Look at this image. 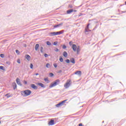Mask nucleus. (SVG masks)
I'll use <instances>...</instances> for the list:
<instances>
[{
    "label": "nucleus",
    "mask_w": 126,
    "mask_h": 126,
    "mask_svg": "<svg viewBox=\"0 0 126 126\" xmlns=\"http://www.w3.org/2000/svg\"><path fill=\"white\" fill-rule=\"evenodd\" d=\"M62 71L61 70H59V73H61Z\"/></svg>",
    "instance_id": "nucleus-44"
},
{
    "label": "nucleus",
    "mask_w": 126,
    "mask_h": 126,
    "mask_svg": "<svg viewBox=\"0 0 126 126\" xmlns=\"http://www.w3.org/2000/svg\"><path fill=\"white\" fill-rule=\"evenodd\" d=\"M89 25H90V24H88L87 27L85 29V32H91V30H89Z\"/></svg>",
    "instance_id": "nucleus-7"
},
{
    "label": "nucleus",
    "mask_w": 126,
    "mask_h": 126,
    "mask_svg": "<svg viewBox=\"0 0 126 126\" xmlns=\"http://www.w3.org/2000/svg\"><path fill=\"white\" fill-rule=\"evenodd\" d=\"M78 126H83V124L82 123H80V124H79Z\"/></svg>",
    "instance_id": "nucleus-42"
},
{
    "label": "nucleus",
    "mask_w": 126,
    "mask_h": 126,
    "mask_svg": "<svg viewBox=\"0 0 126 126\" xmlns=\"http://www.w3.org/2000/svg\"><path fill=\"white\" fill-rule=\"evenodd\" d=\"M60 62L61 63L63 62V59L62 57H60Z\"/></svg>",
    "instance_id": "nucleus-22"
},
{
    "label": "nucleus",
    "mask_w": 126,
    "mask_h": 126,
    "mask_svg": "<svg viewBox=\"0 0 126 126\" xmlns=\"http://www.w3.org/2000/svg\"><path fill=\"white\" fill-rule=\"evenodd\" d=\"M32 94V91L29 90H27L25 91H23L22 92V94H24L25 96H29Z\"/></svg>",
    "instance_id": "nucleus-2"
},
{
    "label": "nucleus",
    "mask_w": 126,
    "mask_h": 126,
    "mask_svg": "<svg viewBox=\"0 0 126 126\" xmlns=\"http://www.w3.org/2000/svg\"><path fill=\"white\" fill-rule=\"evenodd\" d=\"M44 81L45 82H46L47 83H49V80H48V78H44Z\"/></svg>",
    "instance_id": "nucleus-24"
},
{
    "label": "nucleus",
    "mask_w": 126,
    "mask_h": 126,
    "mask_svg": "<svg viewBox=\"0 0 126 126\" xmlns=\"http://www.w3.org/2000/svg\"><path fill=\"white\" fill-rule=\"evenodd\" d=\"M81 71H77L75 72V74L78 75H81Z\"/></svg>",
    "instance_id": "nucleus-16"
},
{
    "label": "nucleus",
    "mask_w": 126,
    "mask_h": 126,
    "mask_svg": "<svg viewBox=\"0 0 126 126\" xmlns=\"http://www.w3.org/2000/svg\"><path fill=\"white\" fill-rule=\"evenodd\" d=\"M63 49H66V46H65V45H63Z\"/></svg>",
    "instance_id": "nucleus-35"
},
{
    "label": "nucleus",
    "mask_w": 126,
    "mask_h": 126,
    "mask_svg": "<svg viewBox=\"0 0 126 126\" xmlns=\"http://www.w3.org/2000/svg\"><path fill=\"white\" fill-rule=\"evenodd\" d=\"M53 66H54L55 68L57 67V64L56 63L53 64Z\"/></svg>",
    "instance_id": "nucleus-37"
},
{
    "label": "nucleus",
    "mask_w": 126,
    "mask_h": 126,
    "mask_svg": "<svg viewBox=\"0 0 126 126\" xmlns=\"http://www.w3.org/2000/svg\"><path fill=\"white\" fill-rule=\"evenodd\" d=\"M24 83L25 85H27V82L26 80H24Z\"/></svg>",
    "instance_id": "nucleus-41"
},
{
    "label": "nucleus",
    "mask_w": 126,
    "mask_h": 126,
    "mask_svg": "<svg viewBox=\"0 0 126 126\" xmlns=\"http://www.w3.org/2000/svg\"><path fill=\"white\" fill-rule=\"evenodd\" d=\"M51 67V64L48 63L46 64V67L49 68Z\"/></svg>",
    "instance_id": "nucleus-21"
},
{
    "label": "nucleus",
    "mask_w": 126,
    "mask_h": 126,
    "mask_svg": "<svg viewBox=\"0 0 126 126\" xmlns=\"http://www.w3.org/2000/svg\"><path fill=\"white\" fill-rule=\"evenodd\" d=\"M1 123V122L0 121V124Z\"/></svg>",
    "instance_id": "nucleus-47"
},
{
    "label": "nucleus",
    "mask_w": 126,
    "mask_h": 126,
    "mask_svg": "<svg viewBox=\"0 0 126 126\" xmlns=\"http://www.w3.org/2000/svg\"><path fill=\"white\" fill-rule=\"evenodd\" d=\"M55 52H59V49H58V48H56V49H55Z\"/></svg>",
    "instance_id": "nucleus-38"
},
{
    "label": "nucleus",
    "mask_w": 126,
    "mask_h": 126,
    "mask_svg": "<svg viewBox=\"0 0 126 126\" xmlns=\"http://www.w3.org/2000/svg\"><path fill=\"white\" fill-rule=\"evenodd\" d=\"M55 124L54 123V120H51L49 123H48V125H51V126H52V125H54Z\"/></svg>",
    "instance_id": "nucleus-13"
},
{
    "label": "nucleus",
    "mask_w": 126,
    "mask_h": 126,
    "mask_svg": "<svg viewBox=\"0 0 126 126\" xmlns=\"http://www.w3.org/2000/svg\"><path fill=\"white\" fill-rule=\"evenodd\" d=\"M71 84V81L70 80H67V82H66V83L65 84V85L64 86V88L65 89L69 88V87Z\"/></svg>",
    "instance_id": "nucleus-3"
},
{
    "label": "nucleus",
    "mask_w": 126,
    "mask_h": 126,
    "mask_svg": "<svg viewBox=\"0 0 126 126\" xmlns=\"http://www.w3.org/2000/svg\"><path fill=\"white\" fill-rule=\"evenodd\" d=\"M39 47V44H35V51H38Z\"/></svg>",
    "instance_id": "nucleus-17"
},
{
    "label": "nucleus",
    "mask_w": 126,
    "mask_h": 126,
    "mask_svg": "<svg viewBox=\"0 0 126 126\" xmlns=\"http://www.w3.org/2000/svg\"><path fill=\"white\" fill-rule=\"evenodd\" d=\"M5 96H6L7 98H9V97H10V95H8V94H6V95H5Z\"/></svg>",
    "instance_id": "nucleus-34"
},
{
    "label": "nucleus",
    "mask_w": 126,
    "mask_h": 126,
    "mask_svg": "<svg viewBox=\"0 0 126 126\" xmlns=\"http://www.w3.org/2000/svg\"><path fill=\"white\" fill-rule=\"evenodd\" d=\"M12 86L13 87L14 90H15L17 88L16 83L15 82L13 83H12Z\"/></svg>",
    "instance_id": "nucleus-14"
},
{
    "label": "nucleus",
    "mask_w": 126,
    "mask_h": 126,
    "mask_svg": "<svg viewBox=\"0 0 126 126\" xmlns=\"http://www.w3.org/2000/svg\"><path fill=\"white\" fill-rule=\"evenodd\" d=\"M65 63H70V60H65Z\"/></svg>",
    "instance_id": "nucleus-28"
},
{
    "label": "nucleus",
    "mask_w": 126,
    "mask_h": 126,
    "mask_svg": "<svg viewBox=\"0 0 126 126\" xmlns=\"http://www.w3.org/2000/svg\"><path fill=\"white\" fill-rule=\"evenodd\" d=\"M72 44H73L72 41H70V42H69V45H70V46H71V45H72Z\"/></svg>",
    "instance_id": "nucleus-40"
},
{
    "label": "nucleus",
    "mask_w": 126,
    "mask_h": 126,
    "mask_svg": "<svg viewBox=\"0 0 126 126\" xmlns=\"http://www.w3.org/2000/svg\"><path fill=\"white\" fill-rule=\"evenodd\" d=\"M35 75H39V74L38 73H36V74H35Z\"/></svg>",
    "instance_id": "nucleus-43"
},
{
    "label": "nucleus",
    "mask_w": 126,
    "mask_h": 126,
    "mask_svg": "<svg viewBox=\"0 0 126 126\" xmlns=\"http://www.w3.org/2000/svg\"><path fill=\"white\" fill-rule=\"evenodd\" d=\"M17 62L18 63H19L20 64L21 63V61L20 59H18L17 61Z\"/></svg>",
    "instance_id": "nucleus-29"
},
{
    "label": "nucleus",
    "mask_w": 126,
    "mask_h": 126,
    "mask_svg": "<svg viewBox=\"0 0 126 126\" xmlns=\"http://www.w3.org/2000/svg\"><path fill=\"white\" fill-rule=\"evenodd\" d=\"M16 53L18 55H19V54L20 53V52L18 50H16Z\"/></svg>",
    "instance_id": "nucleus-30"
},
{
    "label": "nucleus",
    "mask_w": 126,
    "mask_h": 126,
    "mask_svg": "<svg viewBox=\"0 0 126 126\" xmlns=\"http://www.w3.org/2000/svg\"><path fill=\"white\" fill-rule=\"evenodd\" d=\"M67 101V99L65 100H63L62 101V102L57 104L56 105V107H60V106H62L63 105V104L65 103V101Z\"/></svg>",
    "instance_id": "nucleus-5"
},
{
    "label": "nucleus",
    "mask_w": 126,
    "mask_h": 126,
    "mask_svg": "<svg viewBox=\"0 0 126 126\" xmlns=\"http://www.w3.org/2000/svg\"><path fill=\"white\" fill-rule=\"evenodd\" d=\"M69 7L70 8H72V7H73L72 6V5L70 4V5H69Z\"/></svg>",
    "instance_id": "nucleus-39"
},
{
    "label": "nucleus",
    "mask_w": 126,
    "mask_h": 126,
    "mask_svg": "<svg viewBox=\"0 0 126 126\" xmlns=\"http://www.w3.org/2000/svg\"><path fill=\"white\" fill-rule=\"evenodd\" d=\"M46 44L48 46H51V43L50 41H47Z\"/></svg>",
    "instance_id": "nucleus-23"
},
{
    "label": "nucleus",
    "mask_w": 126,
    "mask_h": 126,
    "mask_svg": "<svg viewBox=\"0 0 126 126\" xmlns=\"http://www.w3.org/2000/svg\"><path fill=\"white\" fill-rule=\"evenodd\" d=\"M44 57H45V58H47V57H48V55H47V54H44Z\"/></svg>",
    "instance_id": "nucleus-36"
},
{
    "label": "nucleus",
    "mask_w": 126,
    "mask_h": 126,
    "mask_svg": "<svg viewBox=\"0 0 126 126\" xmlns=\"http://www.w3.org/2000/svg\"><path fill=\"white\" fill-rule=\"evenodd\" d=\"M40 52H41V53H43V47H40Z\"/></svg>",
    "instance_id": "nucleus-27"
},
{
    "label": "nucleus",
    "mask_w": 126,
    "mask_h": 126,
    "mask_svg": "<svg viewBox=\"0 0 126 126\" xmlns=\"http://www.w3.org/2000/svg\"><path fill=\"white\" fill-rule=\"evenodd\" d=\"M16 83L17 85H19L20 86H22V85L21 84V83L20 82V79L17 78H16Z\"/></svg>",
    "instance_id": "nucleus-6"
},
{
    "label": "nucleus",
    "mask_w": 126,
    "mask_h": 126,
    "mask_svg": "<svg viewBox=\"0 0 126 126\" xmlns=\"http://www.w3.org/2000/svg\"><path fill=\"white\" fill-rule=\"evenodd\" d=\"M59 83H60V80L58 79L57 80H55L54 83L51 84L49 87H50V88H52L56 86L57 85H59Z\"/></svg>",
    "instance_id": "nucleus-1"
},
{
    "label": "nucleus",
    "mask_w": 126,
    "mask_h": 126,
    "mask_svg": "<svg viewBox=\"0 0 126 126\" xmlns=\"http://www.w3.org/2000/svg\"><path fill=\"white\" fill-rule=\"evenodd\" d=\"M63 23H61L60 24L55 25V26H54V28H58L60 27V26H62V25H63Z\"/></svg>",
    "instance_id": "nucleus-11"
},
{
    "label": "nucleus",
    "mask_w": 126,
    "mask_h": 126,
    "mask_svg": "<svg viewBox=\"0 0 126 126\" xmlns=\"http://www.w3.org/2000/svg\"><path fill=\"white\" fill-rule=\"evenodd\" d=\"M25 58H26V59H27V60H28V61H31V56H29V55H26V56H25Z\"/></svg>",
    "instance_id": "nucleus-9"
},
{
    "label": "nucleus",
    "mask_w": 126,
    "mask_h": 126,
    "mask_svg": "<svg viewBox=\"0 0 126 126\" xmlns=\"http://www.w3.org/2000/svg\"><path fill=\"white\" fill-rule=\"evenodd\" d=\"M63 34V32H51L50 33L49 35L50 36H55V35H59V34Z\"/></svg>",
    "instance_id": "nucleus-4"
},
{
    "label": "nucleus",
    "mask_w": 126,
    "mask_h": 126,
    "mask_svg": "<svg viewBox=\"0 0 126 126\" xmlns=\"http://www.w3.org/2000/svg\"><path fill=\"white\" fill-rule=\"evenodd\" d=\"M70 61L71 63H72L73 64H74L75 63V60L73 58H71Z\"/></svg>",
    "instance_id": "nucleus-19"
},
{
    "label": "nucleus",
    "mask_w": 126,
    "mask_h": 126,
    "mask_svg": "<svg viewBox=\"0 0 126 126\" xmlns=\"http://www.w3.org/2000/svg\"><path fill=\"white\" fill-rule=\"evenodd\" d=\"M71 12H73V9H71L67 10V14H70V13H71Z\"/></svg>",
    "instance_id": "nucleus-15"
},
{
    "label": "nucleus",
    "mask_w": 126,
    "mask_h": 126,
    "mask_svg": "<svg viewBox=\"0 0 126 126\" xmlns=\"http://www.w3.org/2000/svg\"><path fill=\"white\" fill-rule=\"evenodd\" d=\"M0 69H1L2 70H4V68L3 66H0Z\"/></svg>",
    "instance_id": "nucleus-25"
},
{
    "label": "nucleus",
    "mask_w": 126,
    "mask_h": 126,
    "mask_svg": "<svg viewBox=\"0 0 126 126\" xmlns=\"http://www.w3.org/2000/svg\"><path fill=\"white\" fill-rule=\"evenodd\" d=\"M57 44H58V41H55L54 43H53V45H57Z\"/></svg>",
    "instance_id": "nucleus-33"
},
{
    "label": "nucleus",
    "mask_w": 126,
    "mask_h": 126,
    "mask_svg": "<svg viewBox=\"0 0 126 126\" xmlns=\"http://www.w3.org/2000/svg\"><path fill=\"white\" fill-rule=\"evenodd\" d=\"M31 87H32V88L34 90H36L38 89V87H37L36 85L34 84L31 85Z\"/></svg>",
    "instance_id": "nucleus-10"
},
{
    "label": "nucleus",
    "mask_w": 126,
    "mask_h": 126,
    "mask_svg": "<svg viewBox=\"0 0 126 126\" xmlns=\"http://www.w3.org/2000/svg\"><path fill=\"white\" fill-rule=\"evenodd\" d=\"M37 85L41 87L42 88H45V86L43 84L41 83H37Z\"/></svg>",
    "instance_id": "nucleus-12"
},
{
    "label": "nucleus",
    "mask_w": 126,
    "mask_h": 126,
    "mask_svg": "<svg viewBox=\"0 0 126 126\" xmlns=\"http://www.w3.org/2000/svg\"><path fill=\"white\" fill-rule=\"evenodd\" d=\"M49 75L51 77L54 76V74H53L52 73H50Z\"/></svg>",
    "instance_id": "nucleus-32"
},
{
    "label": "nucleus",
    "mask_w": 126,
    "mask_h": 126,
    "mask_svg": "<svg viewBox=\"0 0 126 126\" xmlns=\"http://www.w3.org/2000/svg\"><path fill=\"white\" fill-rule=\"evenodd\" d=\"M63 57H64L65 58H67V57L68 54H67L66 51L63 52Z\"/></svg>",
    "instance_id": "nucleus-18"
},
{
    "label": "nucleus",
    "mask_w": 126,
    "mask_h": 126,
    "mask_svg": "<svg viewBox=\"0 0 126 126\" xmlns=\"http://www.w3.org/2000/svg\"><path fill=\"white\" fill-rule=\"evenodd\" d=\"M0 57H1L2 58H3L4 57V54H0Z\"/></svg>",
    "instance_id": "nucleus-31"
},
{
    "label": "nucleus",
    "mask_w": 126,
    "mask_h": 126,
    "mask_svg": "<svg viewBox=\"0 0 126 126\" xmlns=\"http://www.w3.org/2000/svg\"><path fill=\"white\" fill-rule=\"evenodd\" d=\"M77 48L78 47H77L76 45L73 44L72 46V48L73 49V51L74 52L76 51Z\"/></svg>",
    "instance_id": "nucleus-8"
},
{
    "label": "nucleus",
    "mask_w": 126,
    "mask_h": 126,
    "mask_svg": "<svg viewBox=\"0 0 126 126\" xmlns=\"http://www.w3.org/2000/svg\"><path fill=\"white\" fill-rule=\"evenodd\" d=\"M62 32V31H60V32Z\"/></svg>",
    "instance_id": "nucleus-46"
},
{
    "label": "nucleus",
    "mask_w": 126,
    "mask_h": 126,
    "mask_svg": "<svg viewBox=\"0 0 126 126\" xmlns=\"http://www.w3.org/2000/svg\"><path fill=\"white\" fill-rule=\"evenodd\" d=\"M125 4L126 5V2H125Z\"/></svg>",
    "instance_id": "nucleus-45"
},
{
    "label": "nucleus",
    "mask_w": 126,
    "mask_h": 126,
    "mask_svg": "<svg viewBox=\"0 0 126 126\" xmlns=\"http://www.w3.org/2000/svg\"><path fill=\"white\" fill-rule=\"evenodd\" d=\"M76 51H77V54H79V52L80 51V46H78Z\"/></svg>",
    "instance_id": "nucleus-20"
},
{
    "label": "nucleus",
    "mask_w": 126,
    "mask_h": 126,
    "mask_svg": "<svg viewBox=\"0 0 126 126\" xmlns=\"http://www.w3.org/2000/svg\"><path fill=\"white\" fill-rule=\"evenodd\" d=\"M30 68L31 69H33V64H32V63L30 64Z\"/></svg>",
    "instance_id": "nucleus-26"
}]
</instances>
